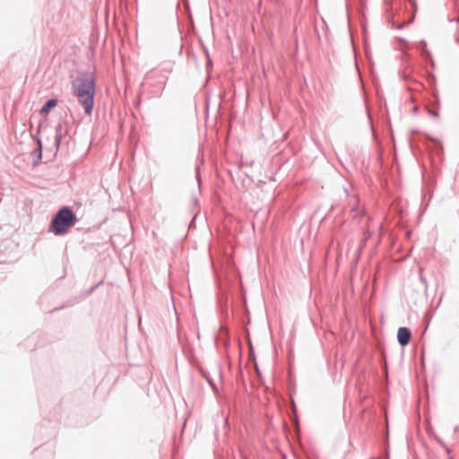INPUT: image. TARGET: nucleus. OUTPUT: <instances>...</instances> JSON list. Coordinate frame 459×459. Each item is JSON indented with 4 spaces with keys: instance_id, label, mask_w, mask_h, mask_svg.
Listing matches in <instances>:
<instances>
[{
    "instance_id": "1",
    "label": "nucleus",
    "mask_w": 459,
    "mask_h": 459,
    "mask_svg": "<svg viewBox=\"0 0 459 459\" xmlns=\"http://www.w3.org/2000/svg\"><path fill=\"white\" fill-rule=\"evenodd\" d=\"M74 95L82 106L85 114L91 116L94 106L95 79L92 74L86 73L73 82Z\"/></svg>"
},
{
    "instance_id": "2",
    "label": "nucleus",
    "mask_w": 459,
    "mask_h": 459,
    "mask_svg": "<svg viewBox=\"0 0 459 459\" xmlns=\"http://www.w3.org/2000/svg\"><path fill=\"white\" fill-rule=\"evenodd\" d=\"M78 221L70 206L61 207L51 220L48 230H69Z\"/></svg>"
},
{
    "instance_id": "3",
    "label": "nucleus",
    "mask_w": 459,
    "mask_h": 459,
    "mask_svg": "<svg viewBox=\"0 0 459 459\" xmlns=\"http://www.w3.org/2000/svg\"><path fill=\"white\" fill-rule=\"evenodd\" d=\"M69 126L67 123L62 124L59 122L57 126H56V135H55V145H56V151L59 149V146L63 141L66 137L69 132Z\"/></svg>"
},
{
    "instance_id": "4",
    "label": "nucleus",
    "mask_w": 459,
    "mask_h": 459,
    "mask_svg": "<svg viewBox=\"0 0 459 459\" xmlns=\"http://www.w3.org/2000/svg\"><path fill=\"white\" fill-rule=\"evenodd\" d=\"M411 339V331L409 327L401 326L397 331V342L402 347H405L410 343Z\"/></svg>"
},
{
    "instance_id": "5",
    "label": "nucleus",
    "mask_w": 459,
    "mask_h": 459,
    "mask_svg": "<svg viewBox=\"0 0 459 459\" xmlns=\"http://www.w3.org/2000/svg\"><path fill=\"white\" fill-rule=\"evenodd\" d=\"M37 148L30 152L33 166L39 165L42 159V142L39 138H37Z\"/></svg>"
},
{
    "instance_id": "6",
    "label": "nucleus",
    "mask_w": 459,
    "mask_h": 459,
    "mask_svg": "<svg viewBox=\"0 0 459 459\" xmlns=\"http://www.w3.org/2000/svg\"><path fill=\"white\" fill-rule=\"evenodd\" d=\"M83 299H84L83 298H81V294L78 295V296L73 297L71 299H68L61 306H59L57 307H55L52 310H50V313H54L56 311L61 310V309L65 308V307H73L74 304H77V303L81 302Z\"/></svg>"
},
{
    "instance_id": "7",
    "label": "nucleus",
    "mask_w": 459,
    "mask_h": 459,
    "mask_svg": "<svg viewBox=\"0 0 459 459\" xmlns=\"http://www.w3.org/2000/svg\"><path fill=\"white\" fill-rule=\"evenodd\" d=\"M57 100L55 98L48 99L39 110L41 116H47L57 105Z\"/></svg>"
},
{
    "instance_id": "8",
    "label": "nucleus",
    "mask_w": 459,
    "mask_h": 459,
    "mask_svg": "<svg viewBox=\"0 0 459 459\" xmlns=\"http://www.w3.org/2000/svg\"><path fill=\"white\" fill-rule=\"evenodd\" d=\"M199 372L202 375V377L206 380V382L209 384V385L212 387V389L214 391V393H218V387H217L214 380L210 376L209 372L206 371L203 368H199Z\"/></svg>"
},
{
    "instance_id": "9",
    "label": "nucleus",
    "mask_w": 459,
    "mask_h": 459,
    "mask_svg": "<svg viewBox=\"0 0 459 459\" xmlns=\"http://www.w3.org/2000/svg\"><path fill=\"white\" fill-rule=\"evenodd\" d=\"M365 233L368 234V236L365 237V239L361 241V246H365L366 245V241H368L369 238H374V235L376 232H377V235L376 236V240H375V243L374 245L377 246L379 244L380 242V238H381V234L384 232V231H370V230H368V231H364Z\"/></svg>"
},
{
    "instance_id": "10",
    "label": "nucleus",
    "mask_w": 459,
    "mask_h": 459,
    "mask_svg": "<svg viewBox=\"0 0 459 459\" xmlns=\"http://www.w3.org/2000/svg\"><path fill=\"white\" fill-rule=\"evenodd\" d=\"M220 331L221 333V338H222V341L224 342V344L226 346H229L230 343V328L228 325H221V328H220Z\"/></svg>"
},
{
    "instance_id": "11",
    "label": "nucleus",
    "mask_w": 459,
    "mask_h": 459,
    "mask_svg": "<svg viewBox=\"0 0 459 459\" xmlns=\"http://www.w3.org/2000/svg\"><path fill=\"white\" fill-rule=\"evenodd\" d=\"M218 304L220 307L221 314L225 318H227L229 316V306H228L227 298H225V299H223L222 298H220L218 300Z\"/></svg>"
},
{
    "instance_id": "12",
    "label": "nucleus",
    "mask_w": 459,
    "mask_h": 459,
    "mask_svg": "<svg viewBox=\"0 0 459 459\" xmlns=\"http://www.w3.org/2000/svg\"><path fill=\"white\" fill-rule=\"evenodd\" d=\"M419 49L421 51V55L424 58H426L427 60H432L431 54L429 50H428L427 48V42L425 40L420 41ZM431 63L433 64V61H431Z\"/></svg>"
},
{
    "instance_id": "13",
    "label": "nucleus",
    "mask_w": 459,
    "mask_h": 459,
    "mask_svg": "<svg viewBox=\"0 0 459 459\" xmlns=\"http://www.w3.org/2000/svg\"><path fill=\"white\" fill-rule=\"evenodd\" d=\"M104 282V280H100L99 282H97L96 284L92 285L91 288L83 290L82 293H81V298H83L84 299L89 297L90 295H91L97 288H99L100 285H102Z\"/></svg>"
},
{
    "instance_id": "14",
    "label": "nucleus",
    "mask_w": 459,
    "mask_h": 459,
    "mask_svg": "<svg viewBox=\"0 0 459 459\" xmlns=\"http://www.w3.org/2000/svg\"><path fill=\"white\" fill-rule=\"evenodd\" d=\"M372 459H389V451L388 450H385L383 452V454L381 455V456L377 457V458L374 457Z\"/></svg>"
},
{
    "instance_id": "15",
    "label": "nucleus",
    "mask_w": 459,
    "mask_h": 459,
    "mask_svg": "<svg viewBox=\"0 0 459 459\" xmlns=\"http://www.w3.org/2000/svg\"><path fill=\"white\" fill-rule=\"evenodd\" d=\"M429 114L435 118H437L439 117L437 109H429Z\"/></svg>"
},
{
    "instance_id": "16",
    "label": "nucleus",
    "mask_w": 459,
    "mask_h": 459,
    "mask_svg": "<svg viewBox=\"0 0 459 459\" xmlns=\"http://www.w3.org/2000/svg\"><path fill=\"white\" fill-rule=\"evenodd\" d=\"M420 281L422 282V284L424 285L425 291H427V289H428V286H427V279H426L422 274H420Z\"/></svg>"
},
{
    "instance_id": "17",
    "label": "nucleus",
    "mask_w": 459,
    "mask_h": 459,
    "mask_svg": "<svg viewBox=\"0 0 459 459\" xmlns=\"http://www.w3.org/2000/svg\"><path fill=\"white\" fill-rule=\"evenodd\" d=\"M196 178H197L198 186L200 187V186H201V176H200V172H199V168H196Z\"/></svg>"
},
{
    "instance_id": "18",
    "label": "nucleus",
    "mask_w": 459,
    "mask_h": 459,
    "mask_svg": "<svg viewBox=\"0 0 459 459\" xmlns=\"http://www.w3.org/2000/svg\"><path fill=\"white\" fill-rule=\"evenodd\" d=\"M435 439L442 447L446 446V443L440 437H437Z\"/></svg>"
},
{
    "instance_id": "19",
    "label": "nucleus",
    "mask_w": 459,
    "mask_h": 459,
    "mask_svg": "<svg viewBox=\"0 0 459 459\" xmlns=\"http://www.w3.org/2000/svg\"><path fill=\"white\" fill-rule=\"evenodd\" d=\"M56 236H64L65 235L66 233H68V231H52Z\"/></svg>"
},
{
    "instance_id": "20",
    "label": "nucleus",
    "mask_w": 459,
    "mask_h": 459,
    "mask_svg": "<svg viewBox=\"0 0 459 459\" xmlns=\"http://www.w3.org/2000/svg\"><path fill=\"white\" fill-rule=\"evenodd\" d=\"M411 4V6H412V9L414 11V13L416 12L417 10V7H416V0H408Z\"/></svg>"
},
{
    "instance_id": "21",
    "label": "nucleus",
    "mask_w": 459,
    "mask_h": 459,
    "mask_svg": "<svg viewBox=\"0 0 459 459\" xmlns=\"http://www.w3.org/2000/svg\"><path fill=\"white\" fill-rule=\"evenodd\" d=\"M195 218H193V220L190 221L189 225H188V230H191L193 227H195Z\"/></svg>"
},
{
    "instance_id": "22",
    "label": "nucleus",
    "mask_w": 459,
    "mask_h": 459,
    "mask_svg": "<svg viewBox=\"0 0 459 459\" xmlns=\"http://www.w3.org/2000/svg\"><path fill=\"white\" fill-rule=\"evenodd\" d=\"M434 98H435V104L437 106V108L438 107L439 105V99H438V96L437 93L434 94Z\"/></svg>"
},
{
    "instance_id": "23",
    "label": "nucleus",
    "mask_w": 459,
    "mask_h": 459,
    "mask_svg": "<svg viewBox=\"0 0 459 459\" xmlns=\"http://www.w3.org/2000/svg\"><path fill=\"white\" fill-rule=\"evenodd\" d=\"M443 448L445 449V451L446 452V454H451L452 453V450L448 447V446L446 445V446H443Z\"/></svg>"
},
{
    "instance_id": "24",
    "label": "nucleus",
    "mask_w": 459,
    "mask_h": 459,
    "mask_svg": "<svg viewBox=\"0 0 459 459\" xmlns=\"http://www.w3.org/2000/svg\"><path fill=\"white\" fill-rule=\"evenodd\" d=\"M412 232H413V231H411V230L406 231V233H407V237H408V238H411V235H412Z\"/></svg>"
},
{
    "instance_id": "25",
    "label": "nucleus",
    "mask_w": 459,
    "mask_h": 459,
    "mask_svg": "<svg viewBox=\"0 0 459 459\" xmlns=\"http://www.w3.org/2000/svg\"><path fill=\"white\" fill-rule=\"evenodd\" d=\"M65 275H66V272L65 271L64 274L59 277V280L64 279L65 277Z\"/></svg>"
},
{
    "instance_id": "26",
    "label": "nucleus",
    "mask_w": 459,
    "mask_h": 459,
    "mask_svg": "<svg viewBox=\"0 0 459 459\" xmlns=\"http://www.w3.org/2000/svg\"><path fill=\"white\" fill-rule=\"evenodd\" d=\"M457 431H458V427L456 426V427H455V429H454V432L455 433V432H457Z\"/></svg>"
},
{
    "instance_id": "27",
    "label": "nucleus",
    "mask_w": 459,
    "mask_h": 459,
    "mask_svg": "<svg viewBox=\"0 0 459 459\" xmlns=\"http://www.w3.org/2000/svg\"><path fill=\"white\" fill-rule=\"evenodd\" d=\"M130 232H131V238H133V237H134V230H131Z\"/></svg>"
},
{
    "instance_id": "28",
    "label": "nucleus",
    "mask_w": 459,
    "mask_h": 459,
    "mask_svg": "<svg viewBox=\"0 0 459 459\" xmlns=\"http://www.w3.org/2000/svg\"><path fill=\"white\" fill-rule=\"evenodd\" d=\"M403 27V25H399V26L397 27V29H399V30H400V29H402Z\"/></svg>"
}]
</instances>
